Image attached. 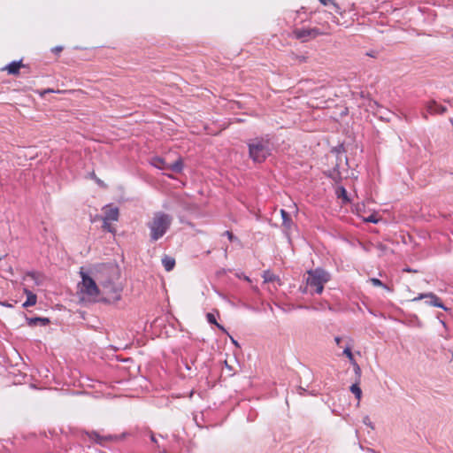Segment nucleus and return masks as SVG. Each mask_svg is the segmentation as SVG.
Here are the masks:
<instances>
[{"label": "nucleus", "mask_w": 453, "mask_h": 453, "mask_svg": "<svg viewBox=\"0 0 453 453\" xmlns=\"http://www.w3.org/2000/svg\"><path fill=\"white\" fill-rule=\"evenodd\" d=\"M307 275L306 287L303 289V293L319 295L323 292L324 285L331 280L330 273L320 267L309 270Z\"/></svg>", "instance_id": "1"}, {"label": "nucleus", "mask_w": 453, "mask_h": 453, "mask_svg": "<svg viewBox=\"0 0 453 453\" xmlns=\"http://www.w3.org/2000/svg\"><path fill=\"white\" fill-rule=\"evenodd\" d=\"M173 218L162 211L154 213L151 219L147 223L150 229V237L153 242L157 241L167 232L172 225Z\"/></svg>", "instance_id": "2"}, {"label": "nucleus", "mask_w": 453, "mask_h": 453, "mask_svg": "<svg viewBox=\"0 0 453 453\" xmlns=\"http://www.w3.org/2000/svg\"><path fill=\"white\" fill-rule=\"evenodd\" d=\"M272 144L268 140L257 138L249 143L250 157L254 162L261 163L271 154Z\"/></svg>", "instance_id": "3"}, {"label": "nucleus", "mask_w": 453, "mask_h": 453, "mask_svg": "<svg viewBox=\"0 0 453 453\" xmlns=\"http://www.w3.org/2000/svg\"><path fill=\"white\" fill-rule=\"evenodd\" d=\"M24 285L26 288H24V293L27 296V300L23 303V307H30L36 303L37 297L36 295L34 294L32 291L28 290L27 288L30 287V282L35 283V285H39L41 283L39 277L35 273H27L23 277Z\"/></svg>", "instance_id": "4"}, {"label": "nucleus", "mask_w": 453, "mask_h": 453, "mask_svg": "<svg viewBox=\"0 0 453 453\" xmlns=\"http://www.w3.org/2000/svg\"><path fill=\"white\" fill-rule=\"evenodd\" d=\"M82 281L79 284L81 293L87 296L88 299H96L99 295V289L93 279L85 273H81Z\"/></svg>", "instance_id": "5"}, {"label": "nucleus", "mask_w": 453, "mask_h": 453, "mask_svg": "<svg viewBox=\"0 0 453 453\" xmlns=\"http://www.w3.org/2000/svg\"><path fill=\"white\" fill-rule=\"evenodd\" d=\"M424 298L428 299L426 303L431 306L439 307L445 311L448 310L434 293L420 294L418 296L413 298L412 302H417Z\"/></svg>", "instance_id": "6"}, {"label": "nucleus", "mask_w": 453, "mask_h": 453, "mask_svg": "<svg viewBox=\"0 0 453 453\" xmlns=\"http://www.w3.org/2000/svg\"><path fill=\"white\" fill-rule=\"evenodd\" d=\"M104 216L103 220L117 221L119 219V209L111 204L106 205L103 208Z\"/></svg>", "instance_id": "7"}, {"label": "nucleus", "mask_w": 453, "mask_h": 453, "mask_svg": "<svg viewBox=\"0 0 453 453\" xmlns=\"http://www.w3.org/2000/svg\"><path fill=\"white\" fill-rule=\"evenodd\" d=\"M323 33L319 32L317 28L311 29H297L295 31L296 38L306 41L308 38H314Z\"/></svg>", "instance_id": "8"}, {"label": "nucleus", "mask_w": 453, "mask_h": 453, "mask_svg": "<svg viewBox=\"0 0 453 453\" xmlns=\"http://www.w3.org/2000/svg\"><path fill=\"white\" fill-rule=\"evenodd\" d=\"M426 111L431 114H443L447 109L435 101H430L426 104Z\"/></svg>", "instance_id": "9"}, {"label": "nucleus", "mask_w": 453, "mask_h": 453, "mask_svg": "<svg viewBox=\"0 0 453 453\" xmlns=\"http://www.w3.org/2000/svg\"><path fill=\"white\" fill-rule=\"evenodd\" d=\"M280 215L282 218V226L285 229L286 234H288V231L291 229L293 226V221L289 217L288 213L283 209L280 210Z\"/></svg>", "instance_id": "10"}, {"label": "nucleus", "mask_w": 453, "mask_h": 453, "mask_svg": "<svg viewBox=\"0 0 453 453\" xmlns=\"http://www.w3.org/2000/svg\"><path fill=\"white\" fill-rule=\"evenodd\" d=\"M151 165L160 170L169 171L170 163L166 162L165 158L155 157L151 159Z\"/></svg>", "instance_id": "11"}, {"label": "nucleus", "mask_w": 453, "mask_h": 453, "mask_svg": "<svg viewBox=\"0 0 453 453\" xmlns=\"http://www.w3.org/2000/svg\"><path fill=\"white\" fill-rule=\"evenodd\" d=\"M104 291L106 294L113 293L114 296L112 298L119 300L120 297V288L119 287L111 286V283H104L103 284Z\"/></svg>", "instance_id": "12"}, {"label": "nucleus", "mask_w": 453, "mask_h": 453, "mask_svg": "<svg viewBox=\"0 0 453 453\" xmlns=\"http://www.w3.org/2000/svg\"><path fill=\"white\" fill-rule=\"evenodd\" d=\"M90 438L95 440L97 443L102 444V445L104 444L105 441H115L118 439L117 436H112V435L104 437V436H101L100 434H98L96 432L91 433Z\"/></svg>", "instance_id": "13"}, {"label": "nucleus", "mask_w": 453, "mask_h": 453, "mask_svg": "<svg viewBox=\"0 0 453 453\" xmlns=\"http://www.w3.org/2000/svg\"><path fill=\"white\" fill-rule=\"evenodd\" d=\"M263 278H264V282L265 283H267V282L274 283V282H276L278 285H280V280L279 277L277 275H275L274 273H273L272 272H270V271L264 272Z\"/></svg>", "instance_id": "14"}, {"label": "nucleus", "mask_w": 453, "mask_h": 453, "mask_svg": "<svg viewBox=\"0 0 453 453\" xmlns=\"http://www.w3.org/2000/svg\"><path fill=\"white\" fill-rule=\"evenodd\" d=\"M27 323L31 326H35L37 325L46 326L50 323V319L47 318H38V317L29 318V319H27Z\"/></svg>", "instance_id": "15"}, {"label": "nucleus", "mask_w": 453, "mask_h": 453, "mask_svg": "<svg viewBox=\"0 0 453 453\" xmlns=\"http://www.w3.org/2000/svg\"><path fill=\"white\" fill-rule=\"evenodd\" d=\"M162 264H163L165 271L170 272L173 269V267L175 265V260H174V258H173L169 256H165L162 258Z\"/></svg>", "instance_id": "16"}, {"label": "nucleus", "mask_w": 453, "mask_h": 453, "mask_svg": "<svg viewBox=\"0 0 453 453\" xmlns=\"http://www.w3.org/2000/svg\"><path fill=\"white\" fill-rule=\"evenodd\" d=\"M183 169L182 159L179 157L175 162L170 163L169 171L173 173H180Z\"/></svg>", "instance_id": "17"}, {"label": "nucleus", "mask_w": 453, "mask_h": 453, "mask_svg": "<svg viewBox=\"0 0 453 453\" xmlns=\"http://www.w3.org/2000/svg\"><path fill=\"white\" fill-rule=\"evenodd\" d=\"M21 67L20 61H13L10 65H8L5 69L8 71L10 74H17Z\"/></svg>", "instance_id": "18"}, {"label": "nucleus", "mask_w": 453, "mask_h": 453, "mask_svg": "<svg viewBox=\"0 0 453 453\" xmlns=\"http://www.w3.org/2000/svg\"><path fill=\"white\" fill-rule=\"evenodd\" d=\"M343 354L348 357V359L349 360V362L351 363V365L357 366V370H359V367L358 365H357L355 359H354V357H353V354L350 350V346L349 344H347L344 349H343Z\"/></svg>", "instance_id": "19"}, {"label": "nucleus", "mask_w": 453, "mask_h": 453, "mask_svg": "<svg viewBox=\"0 0 453 453\" xmlns=\"http://www.w3.org/2000/svg\"><path fill=\"white\" fill-rule=\"evenodd\" d=\"M206 318L209 323L216 325L221 331L226 332L224 326L217 322L215 316L212 313H207Z\"/></svg>", "instance_id": "20"}, {"label": "nucleus", "mask_w": 453, "mask_h": 453, "mask_svg": "<svg viewBox=\"0 0 453 453\" xmlns=\"http://www.w3.org/2000/svg\"><path fill=\"white\" fill-rule=\"evenodd\" d=\"M350 391L355 395L356 398L360 401L362 396V390L357 384H353L350 387Z\"/></svg>", "instance_id": "21"}, {"label": "nucleus", "mask_w": 453, "mask_h": 453, "mask_svg": "<svg viewBox=\"0 0 453 453\" xmlns=\"http://www.w3.org/2000/svg\"><path fill=\"white\" fill-rule=\"evenodd\" d=\"M337 195H338L339 197L342 198L344 202H348L349 201V198H348V196H347V191H346V189L344 188H342V187L338 188Z\"/></svg>", "instance_id": "22"}, {"label": "nucleus", "mask_w": 453, "mask_h": 453, "mask_svg": "<svg viewBox=\"0 0 453 453\" xmlns=\"http://www.w3.org/2000/svg\"><path fill=\"white\" fill-rule=\"evenodd\" d=\"M369 280L375 287H382L385 289L389 290V288H388L385 284H383L379 279L371 278Z\"/></svg>", "instance_id": "23"}, {"label": "nucleus", "mask_w": 453, "mask_h": 453, "mask_svg": "<svg viewBox=\"0 0 453 453\" xmlns=\"http://www.w3.org/2000/svg\"><path fill=\"white\" fill-rule=\"evenodd\" d=\"M111 221H108V220H103V228L104 230L107 231V232H110V233H114L115 229L114 227L111 225L110 223Z\"/></svg>", "instance_id": "24"}, {"label": "nucleus", "mask_w": 453, "mask_h": 453, "mask_svg": "<svg viewBox=\"0 0 453 453\" xmlns=\"http://www.w3.org/2000/svg\"><path fill=\"white\" fill-rule=\"evenodd\" d=\"M319 2L323 5H327L328 4H331L333 5V7L335 9V11H338V9H339L338 5L335 3H334L332 0H319Z\"/></svg>", "instance_id": "25"}, {"label": "nucleus", "mask_w": 453, "mask_h": 453, "mask_svg": "<svg viewBox=\"0 0 453 453\" xmlns=\"http://www.w3.org/2000/svg\"><path fill=\"white\" fill-rule=\"evenodd\" d=\"M363 423H364L365 426H367L371 427L372 429H373V428H374V427H373V425H372V423L371 422L370 418H369L368 416L364 417V418H363Z\"/></svg>", "instance_id": "26"}, {"label": "nucleus", "mask_w": 453, "mask_h": 453, "mask_svg": "<svg viewBox=\"0 0 453 453\" xmlns=\"http://www.w3.org/2000/svg\"><path fill=\"white\" fill-rule=\"evenodd\" d=\"M224 234L226 235L228 240L231 241V242H234V241L237 240V238L230 231H226L224 233Z\"/></svg>", "instance_id": "27"}, {"label": "nucleus", "mask_w": 453, "mask_h": 453, "mask_svg": "<svg viewBox=\"0 0 453 453\" xmlns=\"http://www.w3.org/2000/svg\"><path fill=\"white\" fill-rule=\"evenodd\" d=\"M365 220L368 221V222H372V223H377L378 222V219L375 216H373V215L368 217Z\"/></svg>", "instance_id": "28"}, {"label": "nucleus", "mask_w": 453, "mask_h": 453, "mask_svg": "<svg viewBox=\"0 0 453 453\" xmlns=\"http://www.w3.org/2000/svg\"><path fill=\"white\" fill-rule=\"evenodd\" d=\"M342 340V339L341 337H339V336H336V337L334 338V342H335V343H336L338 346H340V347H341Z\"/></svg>", "instance_id": "29"}, {"label": "nucleus", "mask_w": 453, "mask_h": 453, "mask_svg": "<svg viewBox=\"0 0 453 453\" xmlns=\"http://www.w3.org/2000/svg\"><path fill=\"white\" fill-rule=\"evenodd\" d=\"M62 50H63V48L61 46H58V47L53 49V51L54 52H60Z\"/></svg>", "instance_id": "30"}, {"label": "nucleus", "mask_w": 453, "mask_h": 453, "mask_svg": "<svg viewBox=\"0 0 453 453\" xmlns=\"http://www.w3.org/2000/svg\"><path fill=\"white\" fill-rule=\"evenodd\" d=\"M230 338H231V342H232L235 346L239 347L238 342H236L233 337H231V336H230Z\"/></svg>", "instance_id": "31"}, {"label": "nucleus", "mask_w": 453, "mask_h": 453, "mask_svg": "<svg viewBox=\"0 0 453 453\" xmlns=\"http://www.w3.org/2000/svg\"><path fill=\"white\" fill-rule=\"evenodd\" d=\"M150 439H151V441H152L153 442H155V443L157 442V439H156V437L154 436V434H151V435H150Z\"/></svg>", "instance_id": "32"}, {"label": "nucleus", "mask_w": 453, "mask_h": 453, "mask_svg": "<svg viewBox=\"0 0 453 453\" xmlns=\"http://www.w3.org/2000/svg\"><path fill=\"white\" fill-rule=\"evenodd\" d=\"M440 322L441 323V325H442L444 327H446V324H445V322H444V321L441 320Z\"/></svg>", "instance_id": "33"}, {"label": "nucleus", "mask_w": 453, "mask_h": 453, "mask_svg": "<svg viewBox=\"0 0 453 453\" xmlns=\"http://www.w3.org/2000/svg\"><path fill=\"white\" fill-rule=\"evenodd\" d=\"M404 271H406V272H413L412 270H411V269H409V268L404 269Z\"/></svg>", "instance_id": "34"}]
</instances>
